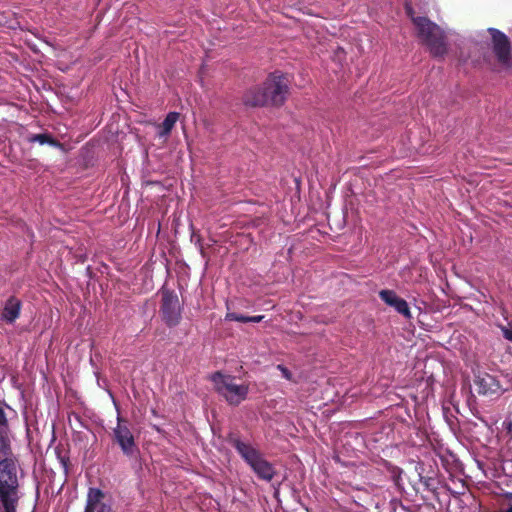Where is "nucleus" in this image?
Listing matches in <instances>:
<instances>
[{
    "mask_svg": "<svg viewBox=\"0 0 512 512\" xmlns=\"http://www.w3.org/2000/svg\"><path fill=\"white\" fill-rule=\"evenodd\" d=\"M161 310L163 317L169 326H175L179 322V299L174 292L166 291L163 293Z\"/></svg>",
    "mask_w": 512,
    "mask_h": 512,
    "instance_id": "obj_8",
    "label": "nucleus"
},
{
    "mask_svg": "<svg viewBox=\"0 0 512 512\" xmlns=\"http://www.w3.org/2000/svg\"><path fill=\"white\" fill-rule=\"evenodd\" d=\"M113 437L124 455L133 457L137 454L138 448L134 436L130 428L123 424V419L120 416L117 417V425L113 429Z\"/></svg>",
    "mask_w": 512,
    "mask_h": 512,
    "instance_id": "obj_6",
    "label": "nucleus"
},
{
    "mask_svg": "<svg viewBox=\"0 0 512 512\" xmlns=\"http://www.w3.org/2000/svg\"><path fill=\"white\" fill-rule=\"evenodd\" d=\"M84 512H112L109 497L99 488H89Z\"/></svg>",
    "mask_w": 512,
    "mask_h": 512,
    "instance_id": "obj_9",
    "label": "nucleus"
},
{
    "mask_svg": "<svg viewBox=\"0 0 512 512\" xmlns=\"http://www.w3.org/2000/svg\"><path fill=\"white\" fill-rule=\"evenodd\" d=\"M493 40V52L502 68L510 66V43L507 36L495 28H489Z\"/></svg>",
    "mask_w": 512,
    "mask_h": 512,
    "instance_id": "obj_7",
    "label": "nucleus"
},
{
    "mask_svg": "<svg viewBox=\"0 0 512 512\" xmlns=\"http://www.w3.org/2000/svg\"><path fill=\"white\" fill-rule=\"evenodd\" d=\"M75 420L80 424L81 427L83 426L79 416L75 415Z\"/></svg>",
    "mask_w": 512,
    "mask_h": 512,
    "instance_id": "obj_21",
    "label": "nucleus"
},
{
    "mask_svg": "<svg viewBox=\"0 0 512 512\" xmlns=\"http://www.w3.org/2000/svg\"><path fill=\"white\" fill-rule=\"evenodd\" d=\"M179 119V113L170 112L165 117L162 124L159 126L160 130L158 131V137L166 139L171 133L173 127Z\"/></svg>",
    "mask_w": 512,
    "mask_h": 512,
    "instance_id": "obj_13",
    "label": "nucleus"
},
{
    "mask_svg": "<svg viewBox=\"0 0 512 512\" xmlns=\"http://www.w3.org/2000/svg\"><path fill=\"white\" fill-rule=\"evenodd\" d=\"M476 391L481 395L498 394L501 387L499 381L493 376L485 372H479L474 379Z\"/></svg>",
    "mask_w": 512,
    "mask_h": 512,
    "instance_id": "obj_10",
    "label": "nucleus"
},
{
    "mask_svg": "<svg viewBox=\"0 0 512 512\" xmlns=\"http://www.w3.org/2000/svg\"><path fill=\"white\" fill-rule=\"evenodd\" d=\"M501 512H512V505Z\"/></svg>",
    "mask_w": 512,
    "mask_h": 512,
    "instance_id": "obj_22",
    "label": "nucleus"
},
{
    "mask_svg": "<svg viewBox=\"0 0 512 512\" xmlns=\"http://www.w3.org/2000/svg\"><path fill=\"white\" fill-rule=\"evenodd\" d=\"M238 313L228 312L225 316V319L228 321H237Z\"/></svg>",
    "mask_w": 512,
    "mask_h": 512,
    "instance_id": "obj_18",
    "label": "nucleus"
},
{
    "mask_svg": "<svg viewBox=\"0 0 512 512\" xmlns=\"http://www.w3.org/2000/svg\"><path fill=\"white\" fill-rule=\"evenodd\" d=\"M263 318H264L263 315L249 316L248 321H249V323L250 322L251 323H258V322L262 321Z\"/></svg>",
    "mask_w": 512,
    "mask_h": 512,
    "instance_id": "obj_19",
    "label": "nucleus"
},
{
    "mask_svg": "<svg viewBox=\"0 0 512 512\" xmlns=\"http://www.w3.org/2000/svg\"><path fill=\"white\" fill-rule=\"evenodd\" d=\"M249 316H245L243 314H238L237 322L249 323Z\"/></svg>",
    "mask_w": 512,
    "mask_h": 512,
    "instance_id": "obj_20",
    "label": "nucleus"
},
{
    "mask_svg": "<svg viewBox=\"0 0 512 512\" xmlns=\"http://www.w3.org/2000/svg\"><path fill=\"white\" fill-rule=\"evenodd\" d=\"M503 334V337L512 342V323H508V325H499L498 326Z\"/></svg>",
    "mask_w": 512,
    "mask_h": 512,
    "instance_id": "obj_16",
    "label": "nucleus"
},
{
    "mask_svg": "<svg viewBox=\"0 0 512 512\" xmlns=\"http://www.w3.org/2000/svg\"><path fill=\"white\" fill-rule=\"evenodd\" d=\"M406 12L411 18L418 38L429 48L433 57L443 58L447 51L446 38L449 32L424 16H414V11L406 4Z\"/></svg>",
    "mask_w": 512,
    "mask_h": 512,
    "instance_id": "obj_1",
    "label": "nucleus"
},
{
    "mask_svg": "<svg viewBox=\"0 0 512 512\" xmlns=\"http://www.w3.org/2000/svg\"><path fill=\"white\" fill-rule=\"evenodd\" d=\"M379 297L386 305L394 308L406 319H410L412 317L408 303L403 298H400L395 291L388 289L381 290L379 292Z\"/></svg>",
    "mask_w": 512,
    "mask_h": 512,
    "instance_id": "obj_11",
    "label": "nucleus"
},
{
    "mask_svg": "<svg viewBox=\"0 0 512 512\" xmlns=\"http://www.w3.org/2000/svg\"><path fill=\"white\" fill-rule=\"evenodd\" d=\"M212 381L217 392L231 405L240 404L248 394V386L238 384L232 376L217 372L212 376Z\"/></svg>",
    "mask_w": 512,
    "mask_h": 512,
    "instance_id": "obj_5",
    "label": "nucleus"
},
{
    "mask_svg": "<svg viewBox=\"0 0 512 512\" xmlns=\"http://www.w3.org/2000/svg\"><path fill=\"white\" fill-rule=\"evenodd\" d=\"M277 369H279L281 371L282 376L285 379L290 380V381L292 380V374L286 367H284L283 365H278Z\"/></svg>",
    "mask_w": 512,
    "mask_h": 512,
    "instance_id": "obj_17",
    "label": "nucleus"
},
{
    "mask_svg": "<svg viewBox=\"0 0 512 512\" xmlns=\"http://www.w3.org/2000/svg\"><path fill=\"white\" fill-rule=\"evenodd\" d=\"M5 408H9V406L4 401H0V442L3 447L6 445V438L3 433L4 429L8 427V419L5 413Z\"/></svg>",
    "mask_w": 512,
    "mask_h": 512,
    "instance_id": "obj_14",
    "label": "nucleus"
},
{
    "mask_svg": "<svg viewBox=\"0 0 512 512\" xmlns=\"http://www.w3.org/2000/svg\"><path fill=\"white\" fill-rule=\"evenodd\" d=\"M30 142H37L40 145L57 146L58 143L48 134H35L29 138Z\"/></svg>",
    "mask_w": 512,
    "mask_h": 512,
    "instance_id": "obj_15",
    "label": "nucleus"
},
{
    "mask_svg": "<svg viewBox=\"0 0 512 512\" xmlns=\"http://www.w3.org/2000/svg\"><path fill=\"white\" fill-rule=\"evenodd\" d=\"M21 307L19 299L13 296L8 298L2 311V319L8 324L14 323L20 315Z\"/></svg>",
    "mask_w": 512,
    "mask_h": 512,
    "instance_id": "obj_12",
    "label": "nucleus"
},
{
    "mask_svg": "<svg viewBox=\"0 0 512 512\" xmlns=\"http://www.w3.org/2000/svg\"><path fill=\"white\" fill-rule=\"evenodd\" d=\"M19 471L15 460H0V512H16L21 498Z\"/></svg>",
    "mask_w": 512,
    "mask_h": 512,
    "instance_id": "obj_3",
    "label": "nucleus"
},
{
    "mask_svg": "<svg viewBox=\"0 0 512 512\" xmlns=\"http://www.w3.org/2000/svg\"><path fill=\"white\" fill-rule=\"evenodd\" d=\"M288 83L285 75L272 73L261 87H255L245 94L244 103L250 106L281 105L288 91Z\"/></svg>",
    "mask_w": 512,
    "mask_h": 512,
    "instance_id": "obj_2",
    "label": "nucleus"
},
{
    "mask_svg": "<svg viewBox=\"0 0 512 512\" xmlns=\"http://www.w3.org/2000/svg\"><path fill=\"white\" fill-rule=\"evenodd\" d=\"M231 444L259 479L270 482L274 478L276 469L257 448L239 438H233Z\"/></svg>",
    "mask_w": 512,
    "mask_h": 512,
    "instance_id": "obj_4",
    "label": "nucleus"
}]
</instances>
